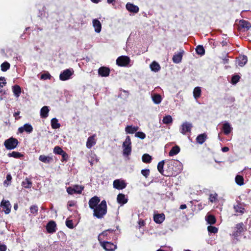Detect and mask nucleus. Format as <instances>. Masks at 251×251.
<instances>
[{
    "instance_id": "1",
    "label": "nucleus",
    "mask_w": 251,
    "mask_h": 251,
    "mask_svg": "<svg viewBox=\"0 0 251 251\" xmlns=\"http://www.w3.org/2000/svg\"><path fill=\"white\" fill-rule=\"evenodd\" d=\"M93 210L94 216L98 219L102 218L107 213V205L105 200H103Z\"/></svg>"
},
{
    "instance_id": "2",
    "label": "nucleus",
    "mask_w": 251,
    "mask_h": 251,
    "mask_svg": "<svg viewBox=\"0 0 251 251\" xmlns=\"http://www.w3.org/2000/svg\"><path fill=\"white\" fill-rule=\"evenodd\" d=\"M246 231V228L243 223H240L236 225L233 228L232 234L234 237V241L236 240L235 243L239 241L238 237L241 236Z\"/></svg>"
},
{
    "instance_id": "3",
    "label": "nucleus",
    "mask_w": 251,
    "mask_h": 251,
    "mask_svg": "<svg viewBox=\"0 0 251 251\" xmlns=\"http://www.w3.org/2000/svg\"><path fill=\"white\" fill-rule=\"evenodd\" d=\"M122 147L123 148V154L125 156H128L131 152V141L129 136H127L125 141L123 142Z\"/></svg>"
},
{
    "instance_id": "4",
    "label": "nucleus",
    "mask_w": 251,
    "mask_h": 251,
    "mask_svg": "<svg viewBox=\"0 0 251 251\" xmlns=\"http://www.w3.org/2000/svg\"><path fill=\"white\" fill-rule=\"evenodd\" d=\"M18 140L13 137H10L6 139L4 142V145L7 150H13L16 148L18 145Z\"/></svg>"
},
{
    "instance_id": "5",
    "label": "nucleus",
    "mask_w": 251,
    "mask_h": 251,
    "mask_svg": "<svg viewBox=\"0 0 251 251\" xmlns=\"http://www.w3.org/2000/svg\"><path fill=\"white\" fill-rule=\"evenodd\" d=\"M74 71L72 68L67 69L61 72L59 75V79L62 81H65L72 78Z\"/></svg>"
},
{
    "instance_id": "6",
    "label": "nucleus",
    "mask_w": 251,
    "mask_h": 251,
    "mask_svg": "<svg viewBox=\"0 0 251 251\" xmlns=\"http://www.w3.org/2000/svg\"><path fill=\"white\" fill-rule=\"evenodd\" d=\"M193 125L192 123L185 122L182 123L179 128V131L183 135H186L187 132H191Z\"/></svg>"
},
{
    "instance_id": "7",
    "label": "nucleus",
    "mask_w": 251,
    "mask_h": 251,
    "mask_svg": "<svg viewBox=\"0 0 251 251\" xmlns=\"http://www.w3.org/2000/svg\"><path fill=\"white\" fill-rule=\"evenodd\" d=\"M130 59L127 56H121L116 60V64L119 66H127L130 63Z\"/></svg>"
},
{
    "instance_id": "8",
    "label": "nucleus",
    "mask_w": 251,
    "mask_h": 251,
    "mask_svg": "<svg viewBox=\"0 0 251 251\" xmlns=\"http://www.w3.org/2000/svg\"><path fill=\"white\" fill-rule=\"evenodd\" d=\"M84 187L76 185H75L73 187H69L67 189V193L70 195H73L74 194H81L82 190H83Z\"/></svg>"
},
{
    "instance_id": "9",
    "label": "nucleus",
    "mask_w": 251,
    "mask_h": 251,
    "mask_svg": "<svg viewBox=\"0 0 251 251\" xmlns=\"http://www.w3.org/2000/svg\"><path fill=\"white\" fill-rule=\"evenodd\" d=\"M165 161L162 160L160 161L157 165V170L158 172L162 175L164 176H170L174 175L172 171H166V174H164V170L163 169Z\"/></svg>"
},
{
    "instance_id": "10",
    "label": "nucleus",
    "mask_w": 251,
    "mask_h": 251,
    "mask_svg": "<svg viewBox=\"0 0 251 251\" xmlns=\"http://www.w3.org/2000/svg\"><path fill=\"white\" fill-rule=\"evenodd\" d=\"M113 187L118 190H122L126 187V183L124 180L117 179L113 181Z\"/></svg>"
},
{
    "instance_id": "11",
    "label": "nucleus",
    "mask_w": 251,
    "mask_h": 251,
    "mask_svg": "<svg viewBox=\"0 0 251 251\" xmlns=\"http://www.w3.org/2000/svg\"><path fill=\"white\" fill-rule=\"evenodd\" d=\"M100 243L103 249L107 251H113L117 248L116 245L110 242L103 241Z\"/></svg>"
},
{
    "instance_id": "12",
    "label": "nucleus",
    "mask_w": 251,
    "mask_h": 251,
    "mask_svg": "<svg viewBox=\"0 0 251 251\" xmlns=\"http://www.w3.org/2000/svg\"><path fill=\"white\" fill-rule=\"evenodd\" d=\"M251 27V24L249 21L244 20H241L239 21L238 25V29L239 30H241L242 29H244V31L245 30H248Z\"/></svg>"
},
{
    "instance_id": "13",
    "label": "nucleus",
    "mask_w": 251,
    "mask_h": 251,
    "mask_svg": "<svg viewBox=\"0 0 251 251\" xmlns=\"http://www.w3.org/2000/svg\"><path fill=\"white\" fill-rule=\"evenodd\" d=\"M100 200V198L97 196L92 197L89 200L88 202L89 207L91 209H94L99 205Z\"/></svg>"
},
{
    "instance_id": "14",
    "label": "nucleus",
    "mask_w": 251,
    "mask_h": 251,
    "mask_svg": "<svg viewBox=\"0 0 251 251\" xmlns=\"http://www.w3.org/2000/svg\"><path fill=\"white\" fill-rule=\"evenodd\" d=\"M56 224L53 221H50L46 226V230L49 233H53L56 232Z\"/></svg>"
},
{
    "instance_id": "15",
    "label": "nucleus",
    "mask_w": 251,
    "mask_h": 251,
    "mask_svg": "<svg viewBox=\"0 0 251 251\" xmlns=\"http://www.w3.org/2000/svg\"><path fill=\"white\" fill-rule=\"evenodd\" d=\"M0 206L5 214H7L10 212L11 206L9 201L3 200L1 202Z\"/></svg>"
},
{
    "instance_id": "16",
    "label": "nucleus",
    "mask_w": 251,
    "mask_h": 251,
    "mask_svg": "<svg viewBox=\"0 0 251 251\" xmlns=\"http://www.w3.org/2000/svg\"><path fill=\"white\" fill-rule=\"evenodd\" d=\"M232 129V127L228 122L225 121L223 124L222 131L225 135H227L229 134Z\"/></svg>"
},
{
    "instance_id": "17",
    "label": "nucleus",
    "mask_w": 251,
    "mask_h": 251,
    "mask_svg": "<svg viewBox=\"0 0 251 251\" xmlns=\"http://www.w3.org/2000/svg\"><path fill=\"white\" fill-rule=\"evenodd\" d=\"M33 131V127L30 124H25L23 126L18 128V131L20 133H23L24 131L26 132L27 133H30Z\"/></svg>"
},
{
    "instance_id": "18",
    "label": "nucleus",
    "mask_w": 251,
    "mask_h": 251,
    "mask_svg": "<svg viewBox=\"0 0 251 251\" xmlns=\"http://www.w3.org/2000/svg\"><path fill=\"white\" fill-rule=\"evenodd\" d=\"M117 202L120 204L121 206L127 203L128 201L127 197L126 195L122 193H119L117 195Z\"/></svg>"
},
{
    "instance_id": "19",
    "label": "nucleus",
    "mask_w": 251,
    "mask_h": 251,
    "mask_svg": "<svg viewBox=\"0 0 251 251\" xmlns=\"http://www.w3.org/2000/svg\"><path fill=\"white\" fill-rule=\"evenodd\" d=\"M126 9L130 12L137 13L139 12V7L133 3L128 2L126 5Z\"/></svg>"
},
{
    "instance_id": "20",
    "label": "nucleus",
    "mask_w": 251,
    "mask_h": 251,
    "mask_svg": "<svg viewBox=\"0 0 251 251\" xmlns=\"http://www.w3.org/2000/svg\"><path fill=\"white\" fill-rule=\"evenodd\" d=\"M98 73L102 77H106L109 75L110 69L106 67H101L98 70Z\"/></svg>"
},
{
    "instance_id": "21",
    "label": "nucleus",
    "mask_w": 251,
    "mask_h": 251,
    "mask_svg": "<svg viewBox=\"0 0 251 251\" xmlns=\"http://www.w3.org/2000/svg\"><path fill=\"white\" fill-rule=\"evenodd\" d=\"M39 160L46 164H49L53 162V159L52 156H46L45 155H41L39 157Z\"/></svg>"
},
{
    "instance_id": "22",
    "label": "nucleus",
    "mask_w": 251,
    "mask_h": 251,
    "mask_svg": "<svg viewBox=\"0 0 251 251\" xmlns=\"http://www.w3.org/2000/svg\"><path fill=\"white\" fill-rule=\"evenodd\" d=\"M50 111L49 107L48 106H44L41 108L40 112V117L42 118H47L49 116Z\"/></svg>"
},
{
    "instance_id": "23",
    "label": "nucleus",
    "mask_w": 251,
    "mask_h": 251,
    "mask_svg": "<svg viewBox=\"0 0 251 251\" xmlns=\"http://www.w3.org/2000/svg\"><path fill=\"white\" fill-rule=\"evenodd\" d=\"M93 26L95 28V31L97 33H100L101 30V24L100 22L97 19L93 20Z\"/></svg>"
},
{
    "instance_id": "24",
    "label": "nucleus",
    "mask_w": 251,
    "mask_h": 251,
    "mask_svg": "<svg viewBox=\"0 0 251 251\" xmlns=\"http://www.w3.org/2000/svg\"><path fill=\"white\" fill-rule=\"evenodd\" d=\"M114 231V230L111 229H108L107 230H105L103 231L102 233L99 234L98 236V240L100 243L102 242L105 239V237H106L109 233H112Z\"/></svg>"
},
{
    "instance_id": "25",
    "label": "nucleus",
    "mask_w": 251,
    "mask_h": 251,
    "mask_svg": "<svg viewBox=\"0 0 251 251\" xmlns=\"http://www.w3.org/2000/svg\"><path fill=\"white\" fill-rule=\"evenodd\" d=\"M154 222L157 224L162 223L165 220V215L164 214H157L154 215Z\"/></svg>"
},
{
    "instance_id": "26",
    "label": "nucleus",
    "mask_w": 251,
    "mask_h": 251,
    "mask_svg": "<svg viewBox=\"0 0 251 251\" xmlns=\"http://www.w3.org/2000/svg\"><path fill=\"white\" fill-rule=\"evenodd\" d=\"M139 127L137 126H127L125 128V131L127 134H133L136 133Z\"/></svg>"
},
{
    "instance_id": "27",
    "label": "nucleus",
    "mask_w": 251,
    "mask_h": 251,
    "mask_svg": "<svg viewBox=\"0 0 251 251\" xmlns=\"http://www.w3.org/2000/svg\"><path fill=\"white\" fill-rule=\"evenodd\" d=\"M96 142L95 140V136H91L87 139L86 143V147L88 149H91L93 146L96 144Z\"/></svg>"
},
{
    "instance_id": "28",
    "label": "nucleus",
    "mask_w": 251,
    "mask_h": 251,
    "mask_svg": "<svg viewBox=\"0 0 251 251\" xmlns=\"http://www.w3.org/2000/svg\"><path fill=\"white\" fill-rule=\"evenodd\" d=\"M183 52V51L174 55L172 59L175 63H179L181 61Z\"/></svg>"
},
{
    "instance_id": "29",
    "label": "nucleus",
    "mask_w": 251,
    "mask_h": 251,
    "mask_svg": "<svg viewBox=\"0 0 251 251\" xmlns=\"http://www.w3.org/2000/svg\"><path fill=\"white\" fill-rule=\"evenodd\" d=\"M12 91L15 97H19L21 93V88L18 85H15L12 86Z\"/></svg>"
},
{
    "instance_id": "30",
    "label": "nucleus",
    "mask_w": 251,
    "mask_h": 251,
    "mask_svg": "<svg viewBox=\"0 0 251 251\" xmlns=\"http://www.w3.org/2000/svg\"><path fill=\"white\" fill-rule=\"evenodd\" d=\"M180 148L176 145L173 147L169 152V155L170 156H173L178 154L180 151Z\"/></svg>"
},
{
    "instance_id": "31",
    "label": "nucleus",
    "mask_w": 251,
    "mask_h": 251,
    "mask_svg": "<svg viewBox=\"0 0 251 251\" xmlns=\"http://www.w3.org/2000/svg\"><path fill=\"white\" fill-rule=\"evenodd\" d=\"M150 68L152 71L157 72L160 70V66L157 62L153 61L150 64Z\"/></svg>"
},
{
    "instance_id": "32",
    "label": "nucleus",
    "mask_w": 251,
    "mask_h": 251,
    "mask_svg": "<svg viewBox=\"0 0 251 251\" xmlns=\"http://www.w3.org/2000/svg\"><path fill=\"white\" fill-rule=\"evenodd\" d=\"M151 98L155 104H159L162 101L161 96L159 94H154L152 95Z\"/></svg>"
},
{
    "instance_id": "33",
    "label": "nucleus",
    "mask_w": 251,
    "mask_h": 251,
    "mask_svg": "<svg viewBox=\"0 0 251 251\" xmlns=\"http://www.w3.org/2000/svg\"><path fill=\"white\" fill-rule=\"evenodd\" d=\"M205 220L208 224L213 225L216 223V218L212 215H207L205 216Z\"/></svg>"
},
{
    "instance_id": "34",
    "label": "nucleus",
    "mask_w": 251,
    "mask_h": 251,
    "mask_svg": "<svg viewBox=\"0 0 251 251\" xmlns=\"http://www.w3.org/2000/svg\"><path fill=\"white\" fill-rule=\"evenodd\" d=\"M50 124L53 129H57L60 127V124L58 123V120L56 118H53L51 120Z\"/></svg>"
},
{
    "instance_id": "35",
    "label": "nucleus",
    "mask_w": 251,
    "mask_h": 251,
    "mask_svg": "<svg viewBox=\"0 0 251 251\" xmlns=\"http://www.w3.org/2000/svg\"><path fill=\"white\" fill-rule=\"evenodd\" d=\"M22 185L25 188L29 189L32 187V181L27 178H26L22 183Z\"/></svg>"
},
{
    "instance_id": "36",
    "label": "nucleus",
    "mask_w": 251,
    "mask_h": 251,
    "mask_svg": "<svg viewBox=\"0 0 251 251\" xmlns=\"http://www.w3.org/2000/svg\"><path fill=\"white\" fill-rule=\"evenodd\" d=\"M206 136L205 133L199 135L196 138L197 142L200 144H202L206 140Z\"/></svg>"
},
{
    "instance_id": "37",
    "label": "nucleus",
    "mask_w": 251,
    "mask_h": 251,
    "mask_svg": "<svg viewBox=\"0 0 251 251\" xmlns=\"http://www.w3.org/2000/svg\"><path fill=\"white\" fill-rule=\"evenodd\" d=\"M201 88L200 87H196L193 91V96L195 99L199 98L201 95Z\"/></svg>"
},
{
    "instance_id": "38",
    "label": "nucleus",
    "mask_w": 251,
    "mask_h": 251,
    "mask_svg": "<svg viewBox=\"0 0 251 251\" xmlns=\"http://www.w3.org/2000/svg\"><path fill=\"white\" fill-rule=\"evenodd\" d=\"M248 59L246 55H243L239 57L238 59V65L239 66L242 67L244 66L247 62Z\"/></svg>"
},
{
    "instance_id": "39",
    "label": "nucleus",
    "mask_w": 251,
    "mask_h": 251,
    "mask_svg": "<svg viewBox=\"0 0 251 251\" xmlns=\"http://www.w3.org/2000/svg\"><path fill=\"white\" fill-rule=\"evenodd\" d=\"M142 161L145 163H150L152 160V157L148 153L144 154L142 157Z\"/></svg>"
},
{
    "instance_id": "40",
    "label": "nucleus",
    "mask_w": 251,
    "mask_h": 251,
    "mask_svg": "<svg viewBox=\"0 0 251 251\" xmlns=\"http://www.w3.org/2000/svg\"><path fill=\"white\" fill-rule=\"evenodd\" d=\"M196 52L198 54L202 56L205 54V50L202 45H198L196 48Z\"/></svg>"
},
{
    "instance_id": "41",
    "label": "nucleus",
    "mask_w": 251,
    "mask_h": 251,
    "mask_svg": "<svg viewBox=\"0 0 251 251\" xmlns=\"http://www.w3.org/2000/svg\"><path fill=\"white\" fill-rule=\"evenodd\" d=\"M235 180L236 184L239 186L243 185L244 184V179L242 176L237 175L235 178Z\"/></svg>"
},
{
    "instance_id": "42",
    "label": "nucleus",
    "mask_w": 251,
    "mask_h": 251,
    "mask_svg": "<svg viewBox=\"0 0 251 251\" xmlns=\"http://www.w3.org/2000/svg\"><path fill=\"white\" fill-rule=\"evenodd\" d=\"M7 155L9 157H12L15 158H20L21 157L23 156L22 153L17 151H12V152L8 153Z\"/></svg>"
},
{
    "instance_id": "43",
    "label": "nucleus",
    "mask_w": 251,
    "mask_h": 251,
    "mask_svg": "<svg viewBox=\"0 0 251 251\" xmlns=\"http://www.w3.org/2000/svg\"><path fill=\"white\" fill-rule=\"evenodd\" d=\"M10 64L8 62L5 61L1 64V70L2 72H6L10 68Z\"/></svg>"
},
{
    "instance_id": "44",
    "label": "nucleus",
    "mask_w": 251,
    "mask_h": 251,
    "mask_svg": "<svg viewBox=\"0 0 251 251\" xmlns=\"http://www.w3.org/2000/svg\"><path fill=\"white\" fill-rule=\"evenodd\" d=\"M12 180V176L10 174L6 175V179L3 182L5 186H8L11 184Z\"/></svg>"
},
{
    "instance_id": "45",
    "label": "nucleus",
    "mask_w": 251,
    "mask_h": 251,
    "mask_svg": "<svg viewBox=\"0 0 251 251\" xmlns=\"http://www.w3.org/2000/svg\"><path fill=\"white\" fill-rule=\"evenodd\" d=\"M162 122L165 124H169L172 123L173 119L170 115H167L163 117Z\"/></svg>"
},
{
    "instance_id": "46",
    "label": "nucleus",
    "mask_w": 251,
    "mask_h": 251,
    "mask_svg": "<svg viewBox=\"0 0 251 251\" xmlns=\"http://www.w3.org/2000/svg\"><path fill=\"white\" fill-rule=\"evenodd\" d=\"M175 165H179L180 167V168L179 169V172H180L181 170V163L178 161V160H172L170 161L168 164L167 165L169 167L172 166H174Z\"/></svg>"
},
{
    "instance_id": "47",
    "label": "nucleus",
    "mask_w": 251,
    "mask_h": 251,
    "mask_svg": "<svg viewBox=\"0 0 251 251\" xmlns=\"http://www.w3.org/2000/svg\"><path fill=\"white\" fill-rule=\"evenodd\" d=\"M240 76L238 75H234L232 76L231 83L232 84H236L240 80Z\"/></svg>"
},
{
    "instance_id": "48",
    "label": "nucleus",
    "mask_w": 251,
    "mask_h": 251,
    "mask_svg": "<svg viewBox=\"0 0 251 251\" xmlns=\"http://www.w3.org/2000/svg\"><path fill=\"white\" fill-rule=\"evenodd\" d=\"M38 211V207L36 205H33L30 207V212L34 215H36Z\"/></svg>"
},
{
    "instance_id": "49",
    "label": "nucleus",
    "mask_w": 251,
    "mask_h": 251,
    "mask_svg": "<svg viewBox=\"0 0 251 251\" xmlns=\"http://www.w3.org/2000/svg\"><path fill=\"white\" fill-rule=\"evenodd\" d=\"M64 151L59 146H55L53 149V153L56 154H62Z\"/></svg>"
},
{
    "instance_id": "50",
    "label": "nucleus",
    "mask_w": 251,
    "mask_h": 251,
    "mask_svg": "<svg viewBox=\"0 0 251 251\" xmlns=\"http://www.w3.org/2000/svg\"><path fill=\"white\" fill-rule=\"evenodd\" d=\"M207 230L210 233H216L218 231V229L216 227L212 226H208Z\"/></svg>"
},
{
    "instance_id": "51",
    "label": "nucleus",
    "mask_w": 251,
    "mask_h": 251,
    "mask_svg": "<svg viewBox=\"0 0 251 251\" xmlns=\"http://www.w3.org/2000/svg\"><path fill=\"white\" fill-rule=\"evenodd\" d=\"M135 136L141 139H144L146 138V134L142 131H137L135 134Z\"/></svg>"
},
{
    "instance_id": "52",
    "label": "nucleus",
    "mask_w": 251,
    "mask_h": 251,
    "mask_svg": "<svg viewBox=\"0 0 251 251\" xmlns=\"http://www.w3.org/2000/svg\"><path fill=\"white\" fill-rule=\"evenodd\" d=\"M218 195L216 193L211 194L209 195V200L211 202H216L217 200Z\"/></svg>"
},
{
    "instance_id": "53",
    "label": "nucleus",
    "mask_w": 251,
    "mask_h": 251,
    "mask_svg": "<svg viewBox=\"0 0 251 251\" xmlns=\"http://www.w3.org/2000/svg\"><path fill=\"white\" fill-rule=\"evenodd\" d=\"M141 174L146 178H147L150 175V170L148 169H143L141 170Z\"/></svg>"
},
{
    "instance_id": "54",
    "label": "nucleus",
    "mask_w": 251,
    "mask_h": 251,
    "mask_svg": "<svg viewBox=\"0 0 251 251\" xmlns=\"http://www.w3.org/2000/svg\"><path fill=\"white\" fill-rule=\"evenodd\" d=\"M66 225L70 229H73L74 228V224L72 220H67L66 221Z\"/></svg>"
},
{
    "instance_id": "55",
    "label": "nucleus",
    "mask_w": 251,
    "mask_h": 251,
    "mask_svg": "<svg viewBox=\"0 0 251 251\" xmlns=\"http://www.w3.org/2000/svg\"><path fill=\"white\" fill-rule=\"evenodd\" d=\"M50 77H51V75L49 73L43 74L41 76V79H43L44 80L50 79Z\"/></svg>"
},
{
    "instance_id": "56",
    "label": "nucleus",
    "mask_w": 251,
    "mask_h": 251,
    "mask_svg": "<svg viewBox=\"0 0 251 251\" xmlns=\"http://www.w3.org/2000/svg\"><path fill=\"white\" fill-rule=\"evenodd\" d=\"M6 83V80L4 77H0V87H3Z\"/></svg>"
},
{
    "instance_id": "57",
    "label": "nucleus",
    "mask_w": 251,
    "mask_h": 251,
    "mask_svg": "<svg viewBox=\"0 0 251 251\" xmlns=\"http://www.w3.org/2000/svg\"><path fill=\"white\" fill-rule=\"evenodd\" d=\"M60 155L62 156L61 161H67L68 158V155L65 151H64V152H63L62 154Z\"/></svg>"
},
{
    "instance_id": "58",
    "label": "nucleus",
    "mask_w": 251,
    "mask_h": 251,
    "mask_svg": "<svg viewBox=\"0 0 251 251\" xmlns=\"http://www.w3.org/2000/svg\"><path fill=\"white\" fill-rule=\"evenodd\" d=\"M7 249L6 246L4 244H0V251H6Z\"/></svg>"
},
{
    "instance_id": "59",
    "label": "nucleus",
    "mask_w": 251,
    "mask_h": 251,
    "mask_svg": "<svg viewBox=\"0 0 251 251\" xmlns=\"http://www.w3.org/2000/svg\"><path fill=\"white\" fill-rule=\"evenodd\" d=\"M75 202L74 201H68L67 206L68 207H73L75 205Z\"/></svg>"
},
{
    "instance_id": "60",
    "label": "nucleus",
    "mask_w": 251,
    "mask_h": 251,
    "mask_svg": "<svg viewBox=\"0 0 251 251\" xmlns=\"http://www.w3.org/2000/svg\"><path fill=\"white\" fill-rule=\"evenodd\" d=\"M222 151L224 152H227L229 151V148L227 147H224L222 148Z\"/></svg>"
},
{
    "instance_id": "61",
    "label": "nucleus",
    "mask_w": 251,
    "mask_h": 251,
    "mask_svg": "<svg viewBox=\"0 0 251 251\" xmlns=\"http://www.w3.org/2000/svg\"><path fill=\"white\" fill-rule=\"evenodd\" d=\"M228 61H229V59L226 57L224 58L223 60V63L225 64H227L228 63Z\"/></svg>"
},
{
    "instance_id": "62",
    "label": "nucleus",
    "mask_w": 251,
    "mask_h": 251,
    "mask_svg": "<svg viewBox=\"0 0 251 251\" xmlns=\"http://www.w3.org/2000/svg\"><path fill=\"white\" fill-rule=\"evenodd\" d=\"M186 207H187L186 205L184 204H181L180 206V209H184L186 208Z\"/></svg>"
},
{
    "instance_id": "63",
    "label": "nucleus",
    "mask_w": 251,
    "mask_h": 251,
    "mask_svg": "<svg viewBox=\"0 0 251 251\" xmlns=\"http://www.w3.org/2000/svg\"><path fill=\"white\" fill-rule=\"evenodd\" d=\"M19 114H20V112H19V111H18V112H15V113H14L13 115H14V117H15V119H17L16 117H17L18 115H19Z\"/></svg>"
},
{
    "instance_id": "64",
    "label": "nucleus",
    "mask_w": 251,
    "mask_h": 251,
    "mask_svg": "<svg viewBox=\"0 0 251 251\" xmlns=\"http://www.w3.org/2000/svg\"><path fill=\"white\" fill-rule=\"evenodd\" d=\"M91 0L93 2L95 3H98L100 1V0Z\"/></svg>"
}]
</instances>
